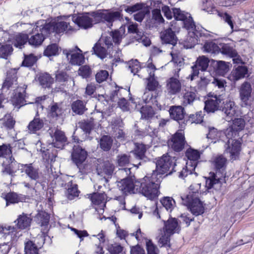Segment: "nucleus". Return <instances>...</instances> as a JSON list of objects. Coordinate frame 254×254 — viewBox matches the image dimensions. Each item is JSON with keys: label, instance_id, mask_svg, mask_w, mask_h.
<instances>
[{"label": "nucleus", "instance_id": "f257e3e1", "mask_svg": "<svg viewBox=\"0 0 254 254\" xmlns=\"http://www.w3.org/2000/svg\"><path fill=\"white\" fill-rule=\"evenodd\" d=\"M70 17L71 15H64V20ZM71 18L72 24L76 23L79 27L88 29L92 27L94 24L101 22H106L109 27L112 26L114 21L123 20V15L121 11L103 9L80 14L78 16L72 15Z\"/></svg>", "mask_w": 254, "mask_h": 254}, {"label": "nucleus", "instance_id": "f03ea898", "mask_svg": "<svg viewBox=\"0 0 254 254\" xmlns=\"http://www.w3.org/2000/svg\"><path fill=\"white\" fill-rule=\"evenodd\" d=\"M63 31L64 21H59V17L49 22L44 20L38 21L32 30L33 35L29 37L28 43L30 45L38 47L52 33L59 34Z\"/></svg>", "mask_w": 254, "mask_h": 254}, {"label": "nucleus", "instance_id": "7ed1b4c3", "mask_svg": "<svg viewBox=\"0 0 254 254\" xmlns=\"http://www.w3.org/2000/svg\"><path fill=\"white\" fill-rule=\"evenodd\" d=\"M161 182V177H158L156 173H152L150 176H146L137 181L136 193H140L149 199H154L158 195Z\"/></svg>", "mask_w": 254, "mask_h": 254}, {"label": "nucleus", "instance_id": "20e7f679", "mask_svg": "<svg viewBox=\"0 0 254 254\" xmlns=\"http://www.w3.org/2000/svg\"><path fill=\"white\" fill-rule=\"evenodd\" d=\"M172 153H167L159 158L156 162V169L152 173H156L162 179V175L168 173L171 174L176 171L177 157L172 155Z\"/></svg>", "mask_w": 254, "mask_h": 254}, {"label": "nucleus", "instance_id": "39448f33", "mask_svg": "<svg viewBox=\"0 0 254 254\" xmlns=\"http://www.w3.org/2000/svg\"><path fill=\"white\" fill-rule=\"evenodd\" d=\"M198 192L189 191L188 194L181 196L182 203L187 206L191 213L196 216L204 212V207L198 198Z\"/></svg>", "mask_w": 254, "mask_h": 254}, {"label": "nucleus", "instance_id": "423d86ee", "mask_svg": "<svg viewBox=\"0 0 254 254\" xmlns=\"http://www.w3.org/2000/svg\"><path fill=\"white\" fill-rule=\"evenodd\" d=\"M194 31H189L185 40L184 47L187 49H190L196 44H202L201 42L204 41L201 38H208L211 36L210 33L202 27H198Z\"/></svg>", "mask_w": 254, "mask_h": 254}, {"label": "nucleus", "instance_id": "0eeeda50", "mask_svg": "<svg viewBox=\"0 0 254 254\" xmlns=\"http://www.w3.org/2000/svg\"><path fill=\"white\" fill-rule=\"evenodd\" d=\"M220 110L225 114L227 121L232 120L234 118L241 117L242 114L239 107L231 99H227L223 101Z\"/></svg>", "mask_w": 254, "mask_h": 254}, {"label": "nucleus", "instance_id": "6e6552de", "mask_svg": "<svg viewBox=\"0 0 254 254\" xmlns=\"http://www.w3.org/2000/svg\"><path fill=\"white\" fill-rule=\"evenodd\" d=\"M227 141L225 144L226 152L230 154L231 160H236L239 159L240 152L241 151V142L240 140L235 139V137L231 138L225 136ZM223 141L225 142V140Z\"/></svg>", "mask_w": 254, "mask_h": 254}, {"label": "nucleus", "instance_id": "1a4fd4ad", "mask_svg": "<svg viewBox=\"0 0 254 254\" xmlns=\"http://www.w3.org/2000/svg\"><path fill=\"white\" fill-rule=\"evenodd\" d=\"M146 146L142 143H136L135 144V148L133 151L131 152L134 155L135 158L139 161V163L135 164L132 163V165L138 168L142 163L148 162L150 159L145 155L146 152Z\"/></svg>", "mask_w": 254, "mask_h": 254}, {"label": "nucleus", "instance_id": "9d476101", "mask_svg": "<svg viewBox=\"0 0 254 254\" xmlns=\"http://www.w3.org/2000/svg\"><path fill=\"white\" fill-rule=\"evenodd\" d=\"M89 197L92 203L95 205L98 206L95 207V210L99 214H102L104 211V208L106 207L107 202V195L105 192H94L93 194H90Z\"/></svg>", "mask_w": 254, "mask_h": 254}, {"label": "nucleus", "instance_id": "9b49d317", "mask_svg": "<svg viewBox=\"0 0 254 254\" xmlns=\"http://www.w3.org/2000/svg\"><path fill=\"white\" fill-rule=\"evenodd\" d=\"M233 121V124L229 128H227L224 132L225 136H228L229 138L236 137L238 131L243 130L245 127V121L242 118H234Z\"/></svg>", "mask_w": 254, "mask_h": 254}, {"label": "nucleus", "instance_id": "f8f14e48", "mask_svg": "<svg viewBox=\"0 0 254 254\" xmlns=\"http://www.w3.org/2000/svg\"><path fill=\"white\" fill-rule=\"evenodd\" d=\"M26 88L27 86L24 85L22 87H18L14 91L11 102L15 107L20 108L26 104Z\"/></svg>", "mask_w": 254, "mask_h": 254}, {"label": "nucleus", "instance_id": "ddd939ff", "mask_svg": "<svg viewBox=\"0 0 254 254\" xmlns=\"http://www.w3.org/2000/svg\"><path fill=\"white\" fill-rule=\"evenodd\" d=\"M137 181H139L135 180L134 181L131 178H127L119 182L117 186L119 190L125 194L128 193H135L137 191L136 190Z\"/></svg>", "mask_w": 254, "mask_h": 254}, {"label": "nucleus", "instance_id": "4468645a", "mask_svg": "<svg viewBox=\"0 0 254 254\" xmlns=\"http://www.w3.org/2000/svg\"><path fill=\"white\" fill-rule=\"evenodd\" d=\"M21 164L18 163L13 156L8 157L6 161L2 164V172L13 176L19 170Z\"/></svg>", "mask_w": 254, "mask_h": 254}, {"label": "nucleus", "instance_id": "2eb2a0df", "mask_svg": "<svg viewBox=\"0 0 254 254\" xmlns=\"http://www.w3.org/2000/svg\"><path fill=\"white\" fill-rule=\"evenodd\" d=\"M186 143L184 134L182 132H176L168 141V145L174 151L180 152L184 148Z\"/></svg>", "mask_w": 254, "mask_h": 254}, {"label": "nucleus", "instance_id": "dca6fc26", "mask_svg": "<svg viewBox=\"0 0 254 254\" xmlns=\"http://www.w3.org/2000/svg\"><path fill=\"white\" fill-rule=\"evenodd\" d=\"M209 62L208 59L204 56L198 58L195 62V64L191 66L192 72L190 75V80H192L194 76L198 75L199 70L205 71L208 66Z\"/></svg>", "mask_w": 254, "mask_h": 254}, {"label": "nucleus", "instance_id": "f3484780", "mask_svg": "<svg viewBox=\"0 0 254 254\" xmlns=\"http://www.w3.org/2000/svg\"><path fill=\"white\" fill-rule=\"evenodd\" d=\"M64 54L72 65H81L85 62L84 56L81 53L76 52L74 49H64Z\"/></svg>", "mask_w": 254, "mask_h": 254}, {"label": "nucleus", "instance_id": "a211bd4d", "mask_svg": "<svg viewBox=\"0 0 254 254\" xmlns=\"http://www.w3.org/2000/svg\"><path fill=\"white\" fill-rule=\"evenodd\" d=\"M222 100L221 95L212 96L211 98H208L205 101L204 110L207 113H214L220 108V104Z\"/></svg>", "mask_w": 254, "mask_h": 254}, {"label": "nucleus", "instance_id": "6ab92c4d", "mask_svg": "<svg viewBox=\"0 0 254 254\" xmlns=\"http://www.w3.org/2000/svg\"><path fill=\"white\" fill-rule=\"evenodd\" d=\"M21 173H24L31 180L37 181L40 179L41 173L38 168L33 166L32 163L21 165Z\"/></svg>", "mask_w": 254, "mask_h": 254}, {"label": "nucleus", "instance_id": "aec40b11", "mask_svg": "<svg viewBox=\"0 0 254 254\" xmlns=\"http://www.w3.org/2000/svg\"><path fill=\"white\" fill-rule=\"evenodd\" d=\"M86 151L79 146H74L71 154L73 162L79 167L87 158Z\"/></svg>", "mask_w": 254, "mask_h": 254}, {"label": "nucleus", "instance_id": "412c9836", "mask_svg": "<svg viewBox=\"0 0 254 254\" xmlns=\"http://www.w3.org/2000/svg\"><path fill=\"white\" fill-rule=\"evenodd\" d=\"M181 90V83L175 77H172L167 81L166 91L170 95H176L179 93Z\"/></svg>", "mask_w": 254, "mask_h": 254}, {"label": "nucleus", "instance_id": "4be33fe9", "mask_svg": "<svg viewBox=\"0 0 254 254\" xmlns=\"http://www.w3.org/2000/svg\"><path fill=\"white\" fill-rule=\"evenodd\" d=\"M17 72L15 69H11L7 72L6 78L2 83V88L3 89L9 90L13 85H17Z\"/></svg>", "mask_w": 254, "mask_h": 254}, {"label": "nucleus", "instance_id": "5701e85b", "mask_svg": "<svg viewBox=\"0 0 254 254\" xmlns=\"http://www.w3.org/2000/svg\"><path fill=\"white\" fill-rule=\"evenodd\" d=\"M227 159L222 155H219L214 157L213 161L216 173L221 174V177L225 175L226 168Z\"/></svg>", "mask_w": 254, "mask_h": 254}, {"label": "nucleus", "instance_id": "b1692460", "mask_svg": "<svg viewBox=\"0 0 254 254\" xmlns=\"http://www.w3.org/2000/svg\"><path fill=\"white\" fill-rule=\"evenodd\" d=\"M252 89L251 84L248 82H244L240 89V96L241 100L247 106L249 105L248 101L251 96Z\"/></svg>", "mask_w": 254, "mask_h": 254}, {"label": "nucleus", "instance_id": "393cba45", "mask_svg": "<svg viewBox=\"0 0 254 254\" xmlns=\"http://www.w3.org/2000/svg\"><path fill=\"white\" fill-rule=\"evenodd\" d=\"M171 118L180 124V121L184 120L186 112L184 108L181 106H172L169 109Z\"/></svg>", "mask_w": 254, "mask_h": 254}, {"label": "nucleus", "instance_id": "a878e982", "mask_svg": "<svg viewBox=\"0 0 254 254\" xmlns=\"http://www.w3.org/2000/svg\"><path fill=\"white\" fill-rule=\"evenodd\" d=\"M117 164L120 167H125L122 170H124L127 175L130 174V168L128 167L132 165L131 163L130 156L126 154H121L117 156Z\"/></svg>", "mask_w": 254, "mask_h": 254}, {"label": "nucleus", "instance_id": "bb28decb", "mask_svg": "<svg viewBox=\"0 0 254 254\" xmlns=\"http://www.w3.org/2000/svg\"><path fill=\"white\" fill-rule=\"evenodd\" d=\"M35 219L37 223L42 227L43 233L47 232L50 220L49 214L45 211H42L37 214Z\"/></svg>", "mask_w": 254, "mask_h": 254}, {"label": "nucleus", "instance_id": "cd10ccee", "mask_svg": "<svg viewBox=\"0 0 254 254\" xmlns=\"http://www.w3.org/2000/svg\"><path fill=\"white\" fill-rule=\"evenodd\" d=\"M161 39L163 43L173 46L177 44L178 40L175 32L170 28L161 33Z\"/></svg>", "mask_w": 254, "mask_h": 254}, {"label": "nucleus", "instance_id": "c85d7f7f", "mask_svg": "<svg viewBox=\"0 0 254 254\" xmlns=\"http://www.w3.org/2000/svg\"><path fill=\"white\" fill-rule=\"evenodd\" d=\"M165 233L170 235H173L175 233H178L180 230V227L178 225L177 219L175 218L169 219L164 223Z\"/></svg>", "mask_w": 254, "mask_h": 254}, {"label": "nucleus", "instance_id": "c756f323", "mask_svg": "<svg viewBox=\"0 0 254 254\" xmlns=\"http://www.w3.org/2000/svg\"><path fill=\"white\" fill-rule=\"evenodd\" d=\"M32 220V218L28 214L23 213L18 216L15 222H17L16 226L18 229L24 230L30 227Z\"/></svg>", "mask_w": 254, "mask_h": 254}, {"label": "nucleus", "instance_id": "7c9ffc66", "mask_svg": "<svg viewBox=\"0 0 254 254\" xmlns=\"http://www.w3.org/2000/svg\"><path fill=\"white\" fill-rule=\"evenodd\" d=\"M186 155L189 159L187 162V165L188 166L196 167L197 161L200 158L199 152L196 150L190 149L187 151Z\"/></svg>", "mask_w": 254, "mask_h": 254}, {"label": "nucleus", "instance_id": "2f4dec72", "mask_svg": "<svg viewBox=\"0 0 254 254\" xmlns=\"http://www.w3.org/2000/svg\"><path fill=\"white\" fill-rule=\"evenodd\" d=\"M64 188L67 190L66 197L68 200H73L78 196L77 185L75 184H73L72 180L69 181L64 185Z\"/></svg>", "mask_w": 254, "mask_h": 254}, {"label": "nucleus", "instance_id": "473e14b6", "mask_svg": "<svg viewBox=\"0 0 254 254\" xmlns=\"http://www.w3.org/2000/svg\"><path fill=\"white\" fill-rule=\"evenodd\" d=\"M93 53L101 59H104L107 55V50L104 47L102 40H99L92 48Z\"/></svg>", "mask_w": 254, "mask_h": 254}, {"label": "nucleus", "instance_id": "72a5a7b5", "mask_svg": "<svg viewBox=\"0 0 254 254\" xmlns=\"http://www.w3.org/2000/svg\"><path fill=\"white\" fill-rule=\"evenodd\" d=\"M2 125L7 130H10L14 128L16 121L11 113H7L0 120Z\"/></svg>", "mask_w": 254, "mask_h": 254}, {"label": "nucleus", "instance_id": "f704fd0d", "mask_svg": "<svg viewBox=\"0 0 254 254\" xmlns=\"http://www.w3.org/2000/svg\"><path fill=\"white\" fill-rule=\"evenodd\" d=\"M219 49V53L231 58H235L238 55L236 50L229 44L220 43Z\"/></svg>", "mask_w": 254, "mask_h": 254}, {"label": "nucleus", "instance_id": "c9c22d12", "mask_svg": "<svg viewBox=\"0 0 254 254\" xmlns=\"http://www.w3.org/2000/svg\"><path fill=\"white\" fill-rule=\"evenodd\" d=\"M248 72V69L246 66L239 65L233 70L232 74L234 79L238 80L244 78Z\"/></svg>", "mask_w": 254, "mask_h": 254}, {"label": "nucleus", "instance_id": "e433bc0d", "mask_svg": "<svg viewBox=\"0 0 254 254\" xmlns=\"http://www.w3.org/2000/svg\"><path fill=\"white\" fill-rule=\"evenodd\" d=\"M43 126L44 123L42 120L39 118H34L29 123L28 128L30 132L35 133L36 131L40 130Z\"/></svg>", "mask_w": 254, "mask_h": 254}, {"label": "nucleus", "instance_id": "4c0bfd02", "mask_svg": "<svg viewBox=\"0 0 254 254\" xmlns=\"http://www.w3.org/2000/svg\"><path fill=\"white\" fill-rule=\"evenodd\" d=\"M157 93L156 92L146 90L143 94L142 98L146 104L150 103L152 105H157Z\"/></svg>", "mask_w": 254, "mask_h": 254}, {"label": "nucleus", "instance_id": "58836bf2", "mask_svg": "<svg viewBox=\"0 0 254 254\" xmlns=\"http://www.w3.org/2000/svg\"><path fill=\"white\" fill-rule=\"evenodd\" d=\"M29 40V36L26 34L19 33L17 35L13 40V45L17 48H22Z\"/></svg>", "mask_w": 254, "mask_h": 254}, {"label": "nucleus", "instance_id": "ea45409f", "mask_svg": "<svg viewBox=\"0 0 254 254\" xmlns=\"http://www.w3.org/2000/svg\"><path fill=\"white\" fill-rule=\"evenodd\" d=\"M38 81L43 88H49L53 82V79L49 74L45 73L39 75Z\"/></svg>", "mask_w": 254, "mask_h": 254}, {"label": "nucleus", "instance_id": "a19ab883", "mask_svg": "<svg viewBox=\"0 0 254 254\" xmlns=\"http://www.w3.org/2000/svg\"><path fill=\"white\" fill-rule=\"evenodd\" d=\"M218 174H215L214 173H210V176L206 178L205 182V187L207 189H212L214 185L221 182V177H217Z\"/></svg>", "mask_w": 254, "mask_h": 254}, {"label": "nucleus", "instance_id": "79ce46f5", "mask_svg": "<svg viewBox=\"0 0 254 254\" xmlns=\"http://www.w3.org/2000/svg\"><path fill=\"white\" fill-rule=\"evenodd\" d=\"M71 109L74 113L80 115L83 114L86 110L85 105L83 102L79 100H77L72 103Z\"/></svg>", "mask_w": 254, "mask_h": 254}, {"label": "nucleus", "instance_id": "37998d69", "mask_svg": "<svg viewBox=\"0 0 254 254\" xmlns=\"http://www.w3.org/2000/svg\"><path fill=\"white\" fill-rule=\"evenodd\" d=\"M204 50L211 54L219 53V45H217L213 41L205 42L203 46Z\"/></svg>", "mask_w": 254, "mask_h": 254}, {"label": "nucleus", "instance_id": "c03bdc74", "mask_svg": "<svg viewBox=\"0 0 254 254\" xmlns=\"http://www.w3.org/2000/svg\"><path fill=\"white\" fill-rule=\"evenodd\" d=\"M140 112L141 114V118L147 120L152 118L154 115V112L150 105L143 106Z\"/></svg>", "mask_w": 254, "mask_h": 254}, {"label": "nucleus", "instance_id": "a18cd8bd", "mask_svg": "<svg viewBox=\"0 0 254 254\" xmlns=\"http://www.w3.org/2000/svg\"><path fill=\"white\" fill-rule=\"evenodd\" d=\"M113 144L112 138L108 135H104L100 140V146L105 151H109Z\"/></svg>", "mask_w": 254, "mask_h": 254}, {"label": "nucleus", "instance_id": "49530a36", "mask_svg": "<svg viewBox=\"0 0 254 254\" xmlns=\"http://www.w3.org/2000/svg\"><path fill=\"white\" fill-rule=\"evenodd\" d=\"M12 156V147L10 143H3L0 145V158Z\"/></svg>", "mask_w": 254, "mask_h": 254}, {"label": "nucleus", "instance_id": "de8ad7c7", "mask_svg": "<svg viewBox=\"0 0 254 254\" xmlns=\"http://www.w3.org/2000/svg\"><path fill=\"white\" fill-rule=\"evenodd\" d=\"M160 202L166 210L171 212L176 205L175 201L172 197H164Z\"/></svg>", "mask_w": 254, "mask_h": 254}, {"label": "nucleus", "instance_id": "09e8293b", "mask_svg": "<svg viewBox=\"0 0 254 254\" xmlns=\"http://www.w3.org/2000/svg\"><path fill=\"white\" fill-rule=\"evenodd\" d=\"M197 99V95L195 92L188 91L185 93L183 96V105L187 106L191 105Z\"/></svg>", "mask_w": 254, "mask_h": 254}, {"label": "nucleus", "instance_id": "8fccbe9b", "mask_svg": "<svg viewBox=\"0 0 254 254\" xmlns=\"http://www.w3.org/2000/svg\"><path fill=\"white\" fill-rule=\"evenodd\" d=\"M148 80L147 85V91H151L152 92H156V89L158 86V82L155 80L154 78V73H152L151 72H149V75L145 78Z\"/></svg>", "mask_w": 254, "mask_h": 254}, {"label": "nucleus", "instance_id": "3c124183", "mask_svg": "<svg viewBox=\"0 0 254 254\" xmlns=\"http://www.w3.org/2000/svg\"><path fill=\"white\" fill-rule=\"evenodd\" d=\"M229 64V63H226L224 61H217L216 67L217 72L220 75H224L228 71Z\"/></svg>", "mask_w": 254, "mask_h": 254}, {"label": "nucleus", "instance_id": "603ef678", "mask_svg": "<svg viewBox=\"0 0 254 254\" xmlns=\"http://www.w3.org/2000/svg\"><path fill=\"white\" fill-rule=\"evenodd\" d=\"M184 27L188 31H196V29L198 27H202L201 26H196L194 23L192 18L189 15L184 21Z\"/></svg>", "mask_w": 254, "mask_h": 254}, {"label": "nucleus", "instance_id": "864d4df0", "mask_svg": "<svg viewBox=\"0 0 254 254\" xmlns=\"http://www.w3.org/2000/svg\"><path fill=\"white\" fill-rule=\"evenodd\" d=\"M4 198L6 201V205L17 203L21 201L19 196L14 192L7 193Z\"/></svg>", "mask_w": 254, "mask_h": 254}, {"label": "nucleus", "instance_id": "5fc2aeb1", "mask_svg": "<svg viewBox=\"0 0 254 254\" xmlns=\"http://www.w3.org/2000/svg\"><path fill=\"white\" fill-rule=\"evenodd\" d=\"M59 46L57 44H51L48 45L44 51L45 56L50 57L55 56L58 54Z\"/></svg>", "mask_w": 254, "mask_h": 254}, {"label": "nucleus", "instance_id": "6e6d98bb", "mask_svg": "<svg viewBox=\"0 0 254 254\" xmlns=\"http://www.w3.org/2000/svg\"><path fill=\"white\" fill-rule=\"evenodd\" d=\"M24 252L25 254H39V250L31 240L25 243Z\"/></svg>", "mask_w": 254, "mask_h": 254}, {"label": "nucleus", "instance_id": "4d7b16f0", "mask_svg": "<svg viewBox=\"0 0 254 254\" xmlns=\"http://www.w3.org/2000/svg\"><path fill=\"white\" fill-rule=\"evenodd\" d=\"M125 11L129 13L132 14L134 12L142 10L145 7V4L143 3H136L132 5H124Z\"/></svg>", "mask_w": 254, "mask_h": 254}, {"label": "nucleus", "instance_id": "13d9d810", "mask_svg": "<svg viewBox=\"0 0 254 254\" xmlns=\"http://www.w3.org/2000/svg\"><path fill=\"white\" fill-rule=\"evenodd\" d=\"M37 59L33 54L25 55L22 65L25 67H31L37 62Z\"/></svg>", "mask_w": 254, "mask_h": 254}, {"label": "nucleus", "instance_id": "bf43d9fd", "mask_svg": "<svg viewBox=\"0 0 254 254\" xmlns=\"http://www.w3.org/2000/svg\"><path fill=\"white\" fill-rule=\"evenodd\" d=\"M79 127L86 133L89 134L93 128L94 123L93 120H87L79 123Z\"/></svg>", "mask_w": 254, "mask_h": 254}, {"label": "nucleus", "instance_id": "052dcab7", "mask_svg": "<svg viewBox=\"0 0 254 254\" xmlns=\"http://www.w3.org/2000/svg\"><path fill=\"white\" fill-rule=\"evenodd\" d=\"M13 52V48L11 45L5 44L0 47V56L3 59H7Z\"/></svg>", "mask_w": 254, "mask_h": 254}, {"label": "nucleus", "instance_id": "680f3d73", "mask_svg": "<svg viewBox=\"0 0 254 254\" xmlns=\"http://www.w3.org/2000/svg\"><path fill=\"white\" fill-rule=\"evenodd\" d=\"M49 114L53 118H57L62 115L63 110L62 107L57 103H54L50 107Z\"/></svg>", "mask_w": 254, "mask_h": 254}, {"label": "nucleus", "instance_id": "e2e57ef3", "mask_svg": "<svg viewBox=\"0 0 254 254\" xmlns=\"http://www.w3.org/2000/svg\"><path fill=\"white\" fill-rule=\"evenodd\" d=\"M195 167L188 166L186 164L185 167H184L182 170L180 172L179 177L180 178L184 179L188 176V175H191L194 173L196 176H197V173L194 172Z\"/></svg>", "mask_w": 254, "mask_h": 254}, {"label": "nucleus", "instance_id": "0e129e2a", "mask_svg": "<svg viewBox=\"0 0 254 254\" xmlns=\"http://www.w3.org/2000/svg\"><path fill=\"white\" fill-rule=\"evenodd\" d=\"M147 254H159V251L157 247L154 245L151 240H147L146 241Z\"/></svg>", "mask_w": 254, "mask_h": 254}, {"label": "nucleus", "instance_id": "69168bd1", "mask_svg": "<svg viewBox=\"0 0 254 254\" xmlns=\"http://www.w3.org/2000/svg\"><path fill=\"white\" fill-rule=\"evenodd\" d=\"M128 68L133 75L137 74L141 68L139 62L137 60H131L128 62Z\"/></svg>", "mask_w": 254, "mask_h": 254}, {"label": "nucleus", "instance_id": "338daca9", "mask_svg": "<svg viewBox=\"0 0 254 254\" xmlns=\"http://www.w3.org/2000/svg\"><path fill=\"white\" fill-rule=\"evenodd\" d=\"M172 10L173 16L176 20L183 21L188 17V13H185L180 8H173Z\"/></svg>", "mask_w": 254, "mask_h": 254}, {"label": "nucleus", "instance_id": "774afa93", "mask_svg": "<svg viewBox=\"0 0 254 254\" xmlns=\"http://www.w3.org/2000/svg\"><path fill=\"white\" fill-rule=\"evenodd\" d=\"M78 74L83 78H87L90 77L92 70L89 66L85 65L81 66L78 69Z\"/></svg>", "mask_w": 254, "mask_h": 254}]
</instances>
